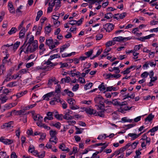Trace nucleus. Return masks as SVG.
I'll list each match as a JSON object with an SVG mask.
<instances>
[{
    "mask_svg": "<svg viewBox=\"0 0 158 158\" xmlns=\"http://www.w3.org/2000/svg\"><path fill=\"white\" fill-rule=\"evenodd\" d=\"M85 110L87 113L89 114H96V111L92 109H86Z\"/></svg>",
    "mask_w": 158,
    "mask_h": 158,
    "instance_id": "a878e982",
    "label": "nucleus"
},
{
    "mask_svg": "<svg viewBox=\"0 0 158 158\" xmlns=\"http://www.w3.org/2000/svg\"><path fill=\"white\" fill-rule=\"evenodd\" d=\"M55 94V92H52L48 93L43 96V99L45 100L48 101L49 100V98L53 96Z\"/></svg>",
    "mask_w": 158,
    "mask_h": 158,
    "instance_id": "9b49d317",
    "label": "nucleus"
},
{
    "mask_svg": "<svg viewBox=\"0 0 158 158\" xmlns=\"http://www.w3.org/2000/svg\"><path fill=\"white\" fill-rule=\"evenodd\" d=\"M135 67L136 66L135 65L131 66L130 67L127 68L125 70L122 72L121 73H123V75H125L128 74L130 72V69L134 68V69L132 70H133L135 69Z\"/></svg>",
    "mask_w": 158,
    "mask_h": 158,
    "instance_id": "f3484780",
    "label": "nucleus"
},
{
    "mask_svg": "<svg viewBox=\"0 0 158 158\" xmlns=\"http://www.w3.org/2000/svg\"><path fill=\"white\" fill-rule=\"evenodd\" d=\"M12 79V76L10 74H8L7 75L6 78L5 79L3 82L9 81L10 80Z\"/></svg>",
    "mask_w": 158,
    "mask_h": 158,
    "instance_id": "680f3d73",
    "label": "nucleus"
},
{
    "mask_svg": "<svg viewBox=\"0 0 158 158\" xmlns=\"http://www.w3.org/2000/svg\"><path fill=\"white\" fill-rule=\"evenodd\" d=\"M43 11L41 10H40L37 12V16L35 19V20L36 21H37L39 20L40 17L43 15Z\"/></svg>",
    "mask_w": 158,
    "mask_h": 158,
    "instance_id": "ea45409f",
    "label": "nucleus"
},
{
    "mask_svg": "<svg viewBox=\"0 0 158 158\" xmlns=\"http://www.w3.org/2000/svg\"><path fill=\"white\" fill-rule=\"evenodd\" d=\"M13 122L12 121H10L8 123H6L1 126V128L10 129L13 127Z\"/></svg>",
    "mask_w": 158,
    "mask_h": 158,
    "instance_id": "9d476101",
    "label": "nucleus"
},
{
    "mask_svg": "<svg viewBox=\"0 0 158 158\" xmlns=\"http://www.w3.org/2000/svg\"><path fill=\"white\" fill-rule=\"evenodd\" d=\"M62 0H54L55 2V10H58L61 6L60 1Z\"/></svg>",
    "mask_w": 158,
    "mask_h": 158,
    "instance_id": "b1692460",
    "label": "nucleus"
},
{
    "mask_svg": "<svg viewBox=\"0 0 158 158\" xmlns=\"http://www.w3.org/2000/svg\"><path fill=\"white\" fill-rule=\"evenodd\" d=\"M8 99V97L5 95L2 94L0 96V102L1 103L6 102Z\"/></svg>",
    "mask_w": 158,
    "mask_h": 158,
    "instance_id": "6ab92c4d",
    "label": "nucleus"
},
{
    "mask_svg": "<svg viewBox=\"0 0 158 158\" xmlns=\"http://www.w3.org/2000/svg\"><path fill=\"white\" fill-rule=\"evenodd\" d=\"M112 102V104H113L114 105L119 106V107L121 104V102L118 101L116 99L113 100V102Z\"/></svg>",
    "mask_w": 158,
    "mask_h": 158,
    "instance_id": "3c124183",
    "label": "nucleus"
},
{
    "mask_svg": "<svg viewBox=\"0 0 158 158\" xmlns=\"http://www.w3.org/2000/svg\"><path fill=\"white\" fill-rule=\"evenodd\" d=\"M45 152H43L42 153H39L38 151L35 152L34 153V156L39 158H43L45 156Z\"/></svg>",
    "mask_w": 158,
    "mask_h": 158,
    "instance_id": "412c9836",
    "label": "nucleus"
},
{
    "mask_svg": "<svg viewBox=\"0 0 158 158\" xmlns=\"http://www.w3.org/2000/svg\"><path fill=\"white\" fill-rule=\"evenodd\" d=\"M104 27L106 32H109L113 29L114 25L112 23H108L106 24Z\"/></svg>",
    "mask_w": 158,
    "mask_h": 158,
    "instance_id": "6e6552de",
    "label": "nucleus"
},
{
    "mask_svg": "<svg viewBox=\"0 0 158 158\" xmlns=\"http://www.w3.org/2000/svg\"><path fill=\"white\" fill-rule=\"evenodd\" d=\"M133 120V119H129L127 117H126L122 118L121 122L123 123L126 122L131 123L132 122Z\"/></svg>",
    "mask_w": 158,
    "mask_h": 158,
    "instance_id": "7c9ffc66",
    "label": "nucleus"
},
{
    "mask_svg": "<svg viewBox=\"0 0 158 158\" xmlns=\"http://www.w3.org/2000/svg\"><path fill=\"white\" fill-rule=\"evenodd\" d=\"M80 59L77 58H75L73 59H69V60L70 62H73L75 64H77L79 63Z\"/></svg>",
    "mask_w": 158,
    "mask_h": 158,
    "instance_id": "4d7b16f0",
    "label": "nucleus"
},
{
    "mask_svg": "<svg viewBox=\"0 0 158 158\" xmlns=\"http://www.w3.org/2000/svg\"><path fill=\"white\" fill-rule=\"evenodd\" d=\"M126 13L125 12L121 14H117L115 15V16L114 17V18L117 20L122 19L126 16Z\"/></svg>",
    "mask_w": 158,
    "mask_h": 158,
    "instance_id": "ddd939ff",
    "label": "nucleus"
},
{
    "mask_svg": "<svg viewBox=\"0 0 158 158\" xmlns=\"http://www.w3.org/2000/svg\"><path fill=\"white\" fill-rule=\"evenodd\" d=\"M64 92L70 97H73L74 95V93L68 89H64Z\"/></svg>",
    "mask_w": 158,
    "mask_h": 158,
    "instance_id": "72a5a7b5",
    "label": "nucleus"
},
{
    "mask_svg": "<svg viewBox=\"0 0 158 158\" xmlns=\"http://www.w3.org/2000/svg\"><path fill=\"white\" fill-rule=\"evenodd\" d=\"M143 46L142 44H139L138 45H136L134 47L133 49L134 51H137L140 49V48Z\"/></svg>",
    "mask_w": 158,
    "mask_h": 158,
    "instance_id": "bf43d9fd",
    "label": "nucleus"
},
{
    "mask_svg": "<svg viewBox=\"0 0 158 158\" xmlns=\"http://www.w3.org/2000/svg\"><path fill=\"white\" fill-rule=\"evenodd\" d=\"M139 143L138 141H136L133 142L132 144L130 143H128V144H130V146H129V149L131 148L132 149H135L137 147V144Z\"/></svg>",
    "mask_w": 158,
    "mask_h": 158,
    "instance_id": "bb28decb",
    "label": "nucleus"
},
{
    "mask_svg": "<svg viewBox=\"0 0 158 158\" xmlns=\"http://www.w3.org/2000/svg\"><path fill=\"white\" fill-rule=\"evenodd\" d=\"M115 42L113 40H112L109 41L106 43V46L107 47H109L115 44Z\"/></svg>",
    "mask_w": 158,
    "mask_h": 158,
    "instance_id": "79ce46f5",
    "label": "nucleus"
},
{
    "mask_svg": "<svg viewBox=\"0 0 158 158\" xmlns=\"http://www.w3.org/2000/svg\"><path fill=\"white\" fill-rule=\"evenodd\" d=\"M27 93V90H25L24 91L20 92L16 94V96L17 98H19L26 94Z\"/></svg>",
    "mask_w": 158,
    "mask_h": 158,
    "instance_id": "393cba45",
    "label": "nucleus"
},
{
    "mask_svg": "<svg viewBox=\"0 0 158 158\" xmlns=\"http://www.w3.org/2000/svg\"><path fill=\"white\" fill-rule=\"evenodd\" d=\"M33 118L34 120L36 121V124L40 122L42 123L43 120V117L39 114H33Z\"/></svg>",
    "mask_w": 158,
    "mask_h": 158,
    "instance_id": "0eeeda50",
    "label": "nucleus"
},
{
    "mask_svg": "<svg viewBox=\"0 0 158 158\" xmlns=\"http://www.w3.org/2000/svg\"><path fill=\"white\" fill-rule=\"evenodd\" d=\"M60 54H56L52 55L50 56L49 58L50 60H52L55 58L60 57Z\"/></svg>",
    "mask_w": 158,
    "mask_h": 158,
    "instance_id": "37998d69",
    "label": "nucleus"
},
{
    "mask_svg": "<svg viewBox=\"0 0 158 158\" xmlns=\"http://www.w3.org/2000/svg\"><path fill=\"white\" fill-rule=\"evenodd\" d=\"M56 134L57 132L55 131L51 130L50 131V134L51 137H56Z\"/></svg>",
    "mask_w": 158,
    "mask_h": 158,
    "instance_id": "13d9d810",
    "label": "nucleus"
},
{
    "mask_svg": "<svg viewBox=\"0 0 158 158\" xmlns=\"http://www.w3.org/2000/svg\"><path fill=\"white\" fill-rule=\"evenodd\" d=\"M130 144H127L125 146L120 148V151L122 153L124 152L126 150H127L129 148V146H130Z\"/></svg>",
    "mask_w": 158,
    "mask_h": 158,
    "instance_id": "a18cd8bd",
    "label": "nucleus"
},
{
    "mask_svg": "<svg viewBox=\"0 0 158 158\" xmlns=\"http://www.w3.org/2000/svg\"><path fill=\"white\" fill-rule=\"evenodd\" d=\"M114 42H120L121 41H123V37L122 36H118L115 37L113 39Z\"/></svg>",
    "mask_w": 158,
    "mask_h": 158,
    "instance_id": "58836bf2",
    "label": "nucleus"
},
{
    "mask_svg": "<svg viewBox=\"0 0 158 158\" xmlns=\"http://www.w3.org/2000/svg\"><path fill=\"white\" fill-rule=\"evenodd\" d=\"M73 113V111L69 109H67L64 112L63 118L66 120H70L73 118V116L70 115Z\"/></svg>",
    "mask_w": 158,
    "mask_h": 158,
    "instance_id": "39448f33",
    "label": "nucleus"
},
{
    "mask_svg": "<svg viewBox=\"0 0 158 158\" xmlns=\"http://www.w3.org/2000/svg\"><path fill=\"white\" fill-rule=\"evenodd\" d=\"M158 130V125L157 126L155 127L152 128L150 129L148 132V133L149 132H154Z\"/></svg>",
    "mask_w": 158,
    "mask_h": 158,
    "instance_id": "0e129e2a",
    "label": "nucleus"
},
{
    "mask_svg": "<svg viewBox=\"0 0 158 158\" xmlns=\"http://www.w3.org/2000/svg\"><path fill=\"white\" fill-rule=\"evenodd\" d=\"M94 101L97 104L104 103V99L101 96L99 95L94 98Z\"/></svg>",
    "mask_w": 158,
    "mask_h": 158,
    "instance_id": "4468645a",
    "label": "nucleus"
},
{
    "mask_svg": "<svg viewBox=\"0 0 158 158\" xmlns=\"http://www.w3.org/2000/svg\"><path fill=\"white\" fill-rule=\"evenodd\" d=\"M155 35L154 34H151L148 35L140 37V38H138V40L139 41H141L142 42H145V40H148L150 39L151 37L154 36Z\"/></svg>",
    "mask_w": 158,
    "mask_h": 158,
    "instance_id": "f8f14e48",
    "label": "nucleus"
},
{
    "mask_svg": "<svg viewBox=\"0 0 158 158\" xmlns=\"http://www.w3.org/2000/svg\"><path fill=\"white\" fill-rule=\"evenodd\" d=\"M0 142L6 145H9L14 143V140L12 139L6 138L4 136L0 138Z\"/></svg>",
    "mask_w": 158,
    "mask_h": 158,
    "instance_id": "423d86ee",
    "label": "nucleus"
},
{
    "mask_svg": "<svg viewBox=\"0 0 158 158\" xmlns=\"http://www.w3.org/2000/svg\"><path fill=\"white\" fill-rule=\"evenodd\" d=\"M127 105V102H122L120 108L118 109V111L122 113H124L125 111L130 110L132 107H129Z\"/></svg>",
    "mask_w": 158,
    "mask_h": 158,
    "instance_id": "7ed1b4c3",
    "label": "nucleus"
},
{
    "mask_svg": "<svg viewBox=\"0 0 158 158\" xmlns=\"http://www.w3.org/2000/svg\"><path fill=\"white\" fill-rule=\"evenodd\" d=\"M26 42V41L24 42V44L21 48V50L20 52V53H21L23 51L26 54L33 52L38 48V41L36 40L34 41L31 45L29 44L27 47H26L27 45H26L25 44Z\"/></svg>",
    "mask_w": 158,
    "mask_h": 158,
    "instance_id": "f257e3e1",
    "label": "nucleus"
},
{
    "mask_svg": "<svg viewBox=\"0 0 158 158\" xmlns=\"http://www.w3.org/2000/svg\"><path fill=\"white\" fill-rule=\"evenodd\" d=\"M93 85V83L91 82H89L85 84L84 86V89L86 90L90 89Z\"/></svg>",
    "mask_w": 158,
    "mask_h": 158,
    "instance_id": "09e8293b",
    "label": "nucleus"
},
{
    "mask_svg": "<svg viewBox=\"0 0 158 158\" xmlns=\"http://www.w3.org/2000/svg\"><path fill=\"white\" fill-rule=\"evenodd\" d=\"M37 125L40 127H43L47 130H49L50 129V127H49L48 126L44 123H37Z\"/></svg>",
    "mask_w": 158,
    "mask_h": 158,
    "instance_id": "aec40b11",
    "label": "nucleus"
},
{
    "mask_svg": "<svg viewBox=\"0 0 158 158\" xmlns=\"http://www.w3.org/2000/svg\"><path fill=\"white\" fill-rule=\"evenodd\" d=\"M50 60H50L49 58L47 61H45L44 63V64H46V65L44 67H40V69L42 70L46 69L48 67V65H49L52 63L50 61Z\"/></svg>",
    "mask_w": 158,
    "mask_h": 158,
    "instance_id": "c85d7f7f",
    "label": "nucleus"
},
{
    "mask_svg": "<svg viewBox=\"0 0 158 158\" xmlns=\"http://www.w3.org/2000/svg\"><path fill=\"white\" fill-rule=\"evenodd\" d=\"M7 6L8 10L10 13L12 14H14L15 13V9L13 5L12 2L11 1H9L8 2Z\"/></svg>",
    "mask_w": 158,
    "mask_h": 158,
    "instance_id": "1a4fd4ad",
    "label": "nucleus"
},
{
    "mask_svg": "<svg viewBox=\"0 0 158 158\" xmlns=\"http://www.w3.org/2000/svg\"><path fill=\"white\" fill-rule=\"evenodd\" d=\"M17 104L16 103H12L8 104H6L4 105V110H8L12 107L15 106Z\"/></svg>",
    "mask_w": 158,
    "mask_h": 158,
    "instance_id": "4be33fe9",
    "label": "nucleus"
},
{
    "mask_svg": "<svg viewBox=\"0 0 158 158\" xmlns=\"http://www.w3.org/2000/svg\"><path fill=\"white\" fill-rule=\"evenodd\" d=\"M39 49L40 50V55L43 54L44 52L45 51V49L44 48V44H41L39 46Z\"/></svg>",
    "mask_w": 158,
    "mask_h": 158,
    "instance_id": "473e14b6",
    "label": "nucleus"
},
{
    "mask_svg": "<svg viewBox=\"0 0 158 158\" xmlns=\"http://www.w3.org/2000/svg\"><path fill=\"white\" fill-rule=\"evenodd\" d=\"M17 31V29L15 27H12L10 30L8 32V33L11 35L15 33Z\"/></svg>",
    "mask_w": 158,
    "mask_h": 158,
    "instance_id": "4c0bfd02",
    "label": "nucleus"
},
{
    "mask_svg": "<svg viewBox=\"0 0 158 158\" xmlns=\"http://www.w3.org/2000/svg\"><path fill=\"white\" fill-rule=\"evenodd\" d=\"M23 7V6L20 5L18 7L16 10V13L18 14H21L22 13V11H21V10L22 9Z\"/></svg>",
    "mask_w": 158,
    "mask_h": 158,
    "instance_id": "052dcab7",
    "label": "nucleus"
},
{
    "mask_svg": "<svg viewBox=\"0 0 158 158\" xmlns=\"http://www.w3.org/2000/svg\"><path fill=\"white\" fill-rule=\"evenodd\" d=\"M6 68L5 65L2 64L0 65V74H3L5 72Z\"/></svg>",
    "mask_w": 158,
    "mask_h": 158,
    "instance_id": "a19ab883",
    "label": "nucleus"
},
{
    "mask_svg": "<svg viewBox=\"0 0 158 158\" xmlns=\"http://www.w3.org/2000/svg\"><path fill=\"white\" fill-rule=\"evenodd\" d=\"M154 116L152 114H150L145 119V122H150L154 118Z\"/></svg>",
    "mask_w": 158,
    "mask_h": 158,
    "instance_id": "c756f323",
    "label": "nucleus"
},
{
    "mask_svg": "<svg viewBox=\"0 0 158 158\" xmlns=\"http://www.w3.org/2000/svg\"><path fill=\"white\" fill-rule=\"evenodd\" d=\"M15 133L16 135L18 137V138H19L21 133L20 128V127H18L17 128L15 131Z\"/></svg>",
    "mask_w": 158,
    "mask_h": 158,
    "instance_id": "de8ad7c7",
    "label": "nucleus"
},
{
    "mask_svg": "<svg viewBox=\"0 0 158 158\" xmlns=\"http://www.w3.org/2000/svg\"><path fill=\"white\" fill-rule=\"evenodd\" d=\"M60 85L59 84H57L55 90V92H54L55 93H57V94L60 93Z\"/></svg>",
    "mask_w": 158,
    "mask_h": 158,
    "instance_id": "8fccbe9b",
    "label": "nucleus"
},
{
    "mask_svg": "<svg viewBox=\"0 0 158 158\" xmlns=\"http://www.w3.org/2000/svg\"><path fill=\"white\" fill-rule=\"evenodd\" d=\"M107 137L106 134H104L103 135H99L97 138L98 139H105Z\"/></svg>",
    "mask_w": 158,
    "mask_h": 158,
    "instance_id": "e2e57ef3",
    "label": "nucleus"
},
{
    "mask_svg": "<svg viewBox=\"0 0 158 158\" xmlns=\"http://www.w3.org/2000/svg\"><path fill=\"white\" fill-rule=\"evenodd\" d=\"M59 148L63 151H67L69 152V149L66 147L65 144L63 143L60 144L59 147Z\"/></svg>",
    "mask_w": 158,
    "mask_h": 158,
    "instance_id": "5701e85b",
    "label": "nucleus"
},
{
    "mask_svg": "<svg viewBox=\"0 0 158 158\" xmlns=\"http://www.w3.org/2000/svg\"><path fill=\"white\" fill-rule=\"evenodd\" d=\"M113 15L111 13H109L105 14L104 18L107 19H110L113 17Z\"/></svg>",
    "mask_w": 158,
    "mask_h": 158,
    "instance_id": "5fc2aeb1",
    "label": "nucleus"
},
{
    "mask_svg": "<svg viewBox=\"0 0 158 158\" xmlns=\"http://www.w3.org/2000/svg\"><path fill=\"white\" fill-rule=\"evenodd\" d=\"M56 101L57 102H60L62 105V107L64 109H66L67 107V104L63 100H61L60 97H58V98H55Z\"/></svg>",
    "mask_w": 158,
    "mask_h": 158,
    "instance_id": "2eb2a0df",
    "label": "nucleus"
},
{
    "mask_svg": "<svg viewBox=\"0 0 158 158\" xmlns=\"http://www.w3.org/2000/svg\"><path fill=\"white\" fill-rule=\"evenodd\" d=\"M128 135L129 136L131 137V139L132 140H134L136 138H138L139 136V135H137L136 134L133 133H129Z\"/></svg>",
    "mask_w": 158,
    "mask_h": 158,
    "instance_id": "e433bc0d",
    "label": "nucleus"
},
{
    "mask_svg": "<svg viewBox=\"0 0 158 158\" xmlns=\"http://www.w3.org/2000/svg\"><path fill=\"white\" fill-rule=\"evenodd\" d=\"M100 153V152H97L94 153L90 157V158H99L100 156H99L98 155V154Z\"/></svg>",
    "mask_w": 158,
    "mask_h": 158,
    "instance_id": "6e6d98bb",
    "label": "nucleus"
},
{
    "mask_svg": "<svg viewBox=\"0 0 158 158\" xmlns=\"http://www.w3.org/2000/svg\"><path fill=\"white\" fill-rule=\"evenodd\" d=\"M28 151L29 152L32 153L34 155V153L35 152H37L36 150H35V148L34 146L32 145H30L29 147Z\"/></svg>",
    "mask_w": 158,
    "mask_h": 158,
    "instance_id": "2f4dec72",
    "label": "nucleus"
},
{
    "mask_svg": "<svg viewBox=\"0 0 158 158\" xmlns=\"http://www.w3.org/2000/svg\"><path fill=\"white\" fill-rule=\"evenodd\" d=\"M79 88V85L78 84H77L75 85L72 88V90L73 92L76 91Z\"/></svg>",
    "mask_w": 158,
    "mask_h": 158,
    "instance_id": "774afa93",
    "label": "nucleus"
},
{
    "mask_svg": "<svg viewBox=\"0 0 158 158\" xmlns=\"http://www.w3.org/2000/svg\"><path fill=\"white\" fill-rule=\"evenodd\" d=\"M106 85H105L103 83H102L98 86V88L101 91H105L106 90Z\"/></svg>",
    "mask_w": 158,
    "mask_h": 158,
    "instance_id": "cd10ccee",
    "label": "nucleus"
},
{
    "mask_svg": "<svg viewBox=\"0 0 158 158\" xmlns=\"http://www.w3.org/2000/svg\"><path fill=\"white\" fill-rule=\"evenodd\" d=\"M148 75L149 73L148 72L146 71H145L141 74V77L142 78H147Z\"/></svg>",
    "mask_w": 158,
    "mask_h": 158,
    "instance_id": "69168bd1",
    "label": "nucleus"
},
{
    "mask_svg": "<svg viewBox=\"0 0 158 158\" xmlns=\"http://www.w3.org/2000/svg\"><path fill=\"white\" fill-rule=\"evenodd\" d=\"M51 26H47L45 29V31L46 34H48L51 31Z\"/></svg>",
    "mask_w": 158,
    "mask_h": 158,
    "instance_id": "338daca9",
    "label": "nucleus"
},
{
    "mask_svg": "<svg viewBox=\"0 0 158 158\" xmlns=\"http://www.w3.org/2000/svg\"><path fill=\"white\" fill-rule=\"evenodd\" d=\"M102 52V49H99L98 50L96 54L95 55L91 57L90 58V59L91 60H93L95 58H96V57H98L99 55L101 54Z\"/></svg>",
    "mask_w": 158,
    "mask_h": 158,
    "instance_id": "f704fd0d",
    "label": "nucleus"
},
{
    "mask_svg": "<svg viewBox=\"0 0 158 158\" xmlns=\"http://www.w3.org/2000/svg\"><path fill=\"white\" fill-rule=\"evenodd\" d=\"M54 117L56 119L60 120H62L63 118L62 114H56L54 115Z\"/></svg>",
    "mask_w": 158,
    "mask_h": 158,
    "instance_id": "864d4df0",
    "label": "nucleus"
},
{
    "mask_svg": "<svg viewBox=\"0 0 158 158\" xmlns=\"http://www.w3.org/2000/svg\"><path fill=\"white\" fill-rule=\"evenodd\" d=\"M49 141L51 143H54V144H56L57 142V139L56 137H51Z\"/></svg>",
    "mask_w": 158,
    "mask_h": 158,
    "instance_id": "49530a36",
    "label": "nucleus"
},
{
    "mask_svg": "<svg viewBox=\"0 0 158 158\" xmlns=\"http://www.w3.org/2000/svg\"><path fill=\"white\" fill-rule=\"evenodd\" d=\"M17 81H14L13 82H10L6 86L7 87H13L17 86Z\"/></svg>",
    "mask_w": 158,
    "mask_h": 158,
    "instance_id": "c9c22d12",
    "label": "nucleus"
},
{
    "mask_svg": "<svg viewBox=\"0 0 158 158\" xmlns=\"http://www.w3.org/2000/svg\"><path fill=\"white\" fill-rule=\"evenodd\" d=\"M70 46L69 44H65L61 47L60 48V52H63L66 49L68 48Z\"/></svg>",
    "mask_w": 158,
    "mask_h": 158,
    "instance_id": "c03bdc74",
    "label": "nucleus"
},
{
    "mask_svg": "<svg viewBox=\"0 0 158 158\" xmlns=\"http://www.w3.org/2000/svg\"><path fill=\"white\" fill-rule=\"evenodd\" d=\"M47 116L45 117L44 118V122H46V120H51L53 119V114L52 112H48L47 114Z\"/></svg>",
    "mask_w": 158,
    "mask_h": 158,
    "instance_id": "a211bd4d",
    "label": "nucleus"
},
{
    "mask_svg": "<svg viewBox=\"0 0 158 158\" xmlns=\"http://www.w3.org/2000/svg\"><path fill=\"white\" fill-rule=\"evenodd\" d=\"M46 44L48 46L49 48L50 49H53L59 45L60 43L56 40H54V41L52 39H47L46 40Z\"/></svg>",
    "mask_w": 158,
    "mask_h": 158,
    "instance_id": "f03ea898",
    "label": "nucleus"
},
{
    "mask_svg": "<svg viewBox=\"0 0 158 158\" xmlns=\"http://www.w3.org/2000/svg\"><path fill=\"white\" fill-rule=\"evenodd\" d=\"M68 103L70 105V108L72 110H76L79 108V106L77 105H75L76 104V101L73 98H70L67 100Z\"/></svg>",
    "mask_w": 158,
    "mask_h": 158,
    "instance_id": "20e7f679",
    "label": "nucleus"
},
{
    "mask_svg": "<svg viewBox=\"0 0 158 158\" xmlns=\"http://www.w3.org/2000/svg\"><path fill=\"white\" fill-rule=\"evenodd\" d=\"M94 50H91L90 51L85 52V54L87 58L89 57L93 53Z\"/></svg>",
    "mask_w": 158,
    "mask_h": 158,
    "instance_id": "603ef678",
    "label": "nucleus"
},
{
    "mask_svg": "<svg viewBox=\"0 0 158 158\" xmlns=\"http://www.w3.org/2000/svg\"><path fill=\"white\" fill-rule=\"evenodd\" d=\"M26 33V29L25 28H23L20 31L19 33V38L20 39L24 38Z\"/></svg>",
    "mask_w": 158,
    "mask_h": 158,
    "instance_id": "dca6fc26",
    "label": "nucleus"
}]
</instances>
